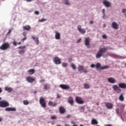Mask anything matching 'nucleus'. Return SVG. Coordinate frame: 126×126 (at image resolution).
Here are the masks:
<instances>
[{
  "instance_id": "obj_1",
  "label": "nucleus",
  "mask_w": 126,
  "mask_h": 126,
  "mask_svg": "<svg viewBox=\"0 0 126 126\" xmlns=\"http://www.w3.org/2000/svg\"><path fill=\"white\" fill-rule=\"evenodd\" d=\"M108 51V48L106 47L100 48L98 52L95 55L96 59H100L101 57H103V58H107V55H104L105 53Z\"/></svg>"
},
{
  "instance_id": "obj_2",
  "label": "nucleus",
  "mask_w": 126,
  "mask_h": 126,
  "mask_svg": "<svg viewBox=\"0 0 126 126\" xmlns=\"http://www.w3.org/2000/svg\"><path fill=\"white\" fill-rule=\"evenodd\" d=\"M10 48V44L8 42H5L1 46H0V50L2 51H5Z\"/></svg>"
},
{
  "instance_id": "obj_3",
  "label": "nucleus",
  "mask_w": 126,
  "mask_h": 126,
  "mask_svg": "<svg viewBox=\"0 0 126 126\" xmlns=\"http://www.w3.org/2000/svg\"><path fill=\"white\" fill-rule=\"evenodd\" d=\"M0 108L9 107V103L5 100H1L0 101Z\"/></svg>"
},
{
  "instance_id": "obj_4",
  "label": "nucleus",
  "mask_w": 126,
  "mask_h": 126,
  "mask_svg": "<svg viewBox=\"0 0 126 126\" xmlns=\"http://www.w3.org/2000/svg\"><path fill=\"white\" fill-rule=\"evenodd\" d=\"M39 104H40L41 107L42 108H46L47 107V103L46 102V100H45V98L40 97L39 99Z\"/></svg>"
},
{
  "instance_id": "obj_5",
  "label": "nucleus",
  "mask_w": 126,
  "mask_h": 126,
  "mask_svg": "<svg viewBox=\"0 0 126 126\" xmlns=\"http://www.w3.org/2000/svg\"><path fill=\"white\" fill-rule=\"evenodd\" d=\"M75 101L78 104H84V100L80 96H76L75 97Z\"/></svg>"
},
{
  "instance_id": "obj_6",
  "label": "nucleus",
  "mask_w": 126,
  "mask_h": 126,
  "mask_svg": "<svg viewBox=\"0 0 126 126\" xmlns=\"http://www.w3.org/2000/svg\"><path fill=\"white\" fill-rule=\"evenodd\" d=\"M112 88L114 91H116V93L119 94L122 92V90L117 85H114L113 86Z\"/></svg>"
},
{
  "instance_id": "obj_7",
  "label": "nucleus",
  "mask_w": 126,
  "mask_h": 126,
  "mask_svg": "<svg viewBox=\"0 0 126 126\" xmlns=\"http://www.w3.org/2000/svg\"><path fill=\"white\" fill-rule=\"evenodd\" d=\"M26 80L27 81H28V82H29L30 83H33V82H34V81L36 80V79L31 76H29L27 77Z\"/></svg>"
},
{
  "instance_id": "obj_8",
  "label": "nucleus",
  "mask_w": 126,
  "mask_h": 126,
  "mask_svg": "<svg viewBox=\"0 0 126 126\" xmlns=\"http://www.w3.org/2000/svg\"><path fill=\"white\" fill-rule=\"evenodd\" d=\"M53 60L55 64H60L61 63V59L59 57H54Z\"/></svg>"
},
{
  "instance_id": "obj_9",
  "label": "nucleus",
  "mask_w": 126,
  "mask_h": 126,
  "mask_svg": "<svg viewBox=\"0 0 126 126\" xmlns=\"http://www.w3.org/2000/svg\"><path fill=\"white\" fill-rule=\"evenodd\" d=\"M59 87L60 88H62V89H63L65 90H67L68 89H70V87L68 85H64V84H61L59 86Z\"/></svg>"
},
{
  "instance_id": "obj_10",
  "label": "nucleus",
  "mask_w": 126,
  "mask_h": 126,
  "mask_svg": "<svg viewBox=\"0 0 126 126\" xmlns=\"http://www.w3.org/2000/svg\"><path fill=\"white\" fill-rule=\"evenodd\" d=\"M85 45L87 48H90V38H86L85 40Z\"/></svg>"
},
{
  "instance_id": "obj_11",
  "label": "nucleus",
  "mask_w": 126,
  "mask_h": 126,
  "mask_svg": "<svg viewBox=\"0 0 126 126\" xmlns=\"http://www.w3.org/2000/svg\"><path fill=\"white\" fill-rule=\"evenodd\" d=\"M103 4L106 6V7H111V6L112 5V3L107 0H104L103 1Z\"/></svg>"
},
{
  "instance_id": "obj_12",
  "label": "nucleus",
  "mask_w": 126,
  "mask_h": 126,
  "mask_svg": "<svg viewBox=\"0 0 126 126\" xmlns=\"http://www.w3.org/2000/svg\"><path fill=\"white\" fill-rule=\"evenodd\" d=\"M48 105L49 106V107H57V106H58V103L53 102L52 100H50L48 101Z\"/></svg>"
},
{
  "instance_id": "obj_13",
  "label": "nucleus",
  "mask_w": 126,
  "mask_h": 126,
  "mask_svg": "<svg viewBox=\"0 0 126 126\" xmlns=\"http://www.w3.org/2000/svg\"><path fill=\"white\" fill-rule=\"evenodd\" d=\"M68 103L71 105V106H73L74 104V100H73V97L72 96H69L67 98Z\"/></svg>"
},
{
  "instance_id": "obj_14",
  "label": "nucleus",
  "mask_w": 126,
  "mask_h": 126,
  "mask_svg": "<svg viewBox=\"0 0 126 126\" xmlns=\"http://www.w3.org/2000/svg\"><path fill=\"white\" fill-rule=\"evenodd\" d=\"M77 30L79 31V32L81 33V34H85V33L86 32L85 30L81 29V26L80 25H78L77 26Z\"/></svg>"
},
{
  "instance_id": "obj_15",
  "label": "nucleus",
  "mask_w": 126,
  "mask_h": 126,
  "mask_svg": "<svg viewBox=\"0 0 126 126\" xmlns=\"http://www.w3.org/2000/svg\"><path fill=\"white\" fill-rule=\"evenodd\" d=\"M105 106L107 108V109H108L109 110L112 109V108L114 107V105L111 102H107L105 103Z\"/></svg>"
},
{
  "instance_id": "obj_16",
  "label": "nucleus",
  "mask_w": 126,
  "mask_h": 126,
  "mask_svg": "<svg viewBox=\"0 0 126 126\" xmlns=\"http://www.w3.org/2000/svg\"><path fill=\"white\" fill-rule=\"evenodd\" d=\"M112 27L113 28V29H115L116 30L119 29V24H118L116 22H113L112 23Z\"/></svg>"
},
{
  "instance_id": "obj_17",
  "label": "nucleus",
  "mask_w": 126,
  "mask_h": 126,
  "mask_svg": "<svg viewBox=\"0 0 126 126\" xmlns=\"http://www.w3.org/2000/svg\"><path fill=\"white\" fill-rule=\"evenodd\" d=\"M107 81L109 83H111L112 84H114V83H116V79L112 77H110L107 79Z\"/></svg>"
},
{
  "instance_id": "obj_18",
  "label": "nucleus",
  "mask_w": 126,
  "mask_h": 126,
  "mask_svg": "<svg viewBox=\"0 0 126 126\" xmlns=\"http://www.w3.org/2000/svg\"><path fill=\"white\" fill-rule=\"evenodd\" d=\"M5 111L6 112H16V108L15 107H7L5 109Z\"/></svg>"
},
{
  "instance_id": "obj_19",
  "label": "nucleus",
  "mask_w": 126,
  "mask_h": 126,
  "mask_svg": "<svg viewBox=\"0 0 126 126\" xmlns=\"http://www.w3.org/2000/svg\"><path fill=\"white\" fill-rule=\"evenodd\" d=\"M32 39L34 40L35 43H36V45H39V38L38 37H36L35 35H33L32 36Z\"/></svg>"
},
{
  "instance_id": "obj_20",
  "label": "nucleus",
  "mask_w": 126,
  "mask_h": 126,
  "mask_svg": "<svg viewBox=\"0 0 126 126\" xmlns=\"http://www.w3.org/2000/svg\"><path fill=\"white\" fill-rule=\"evenodd\" d=\"M65 108L63 107V106H60L59 107V112L60 114H64L65 113Z\"/></svg>"
},
{
  "instance_id": "obj_21",
  "label": "nucleus",
  "mask_w": 126,
  "mask_h": 126,
  "mask_svg": "<svg viewBox=\"0 0 126 126\" xmlns=\"http://www.w3.org/2000/svg\"><path fill=\"white\" fill-rule=\"evenodd\" d=\"M55 38L56 40H60L61 39V33L58 32L57 31H55Z\"/></svg>"
},
{
  "instance_id": "obj_22",
  "label": "nucleus",
  "mask_w": 126,
  "mask_h": 126,
  "mask_svg": "<svg viewBox=\"0 0 126 126\" xmlns=\"http://www.w3.org/2000/svg\"><path fill=\"white\" fill-rule=\"evenodd\" d=\"M118 86L122 89H125V88H126V84L125 83H119L118 84Z\"/></svg>"
},
{
  "instance_id": "obj_23",
  "label": "nucleus",
  "mask_w": 126,
  "mask_h": 126,
  "mask_svg": "<svg viewBox=\"0 0 126 126\" xmlns=\"http://www.w3.org/2000/svg\"><path fill=\"white\" fill-rule=\"evenodd\" d=\"M23 29L24 31H29L30 29H31V27H30V26L29 25H26L25 26H24L23 27Z\"/></svg>"
},
{
  "instance_id": "obj_24",
  "label": "nucleus",
  "mask_w": 126,
  "mask_h": 126,
  "mask_svg": "<svg viewBox=\"0 0 126 126\" xmlns=\"http://www.w3.org/2000/svg\"><path fill=\"white\" fill-rule=\"evenodd\" d=\"M35 71L34 69H30L28 71V72L30 75H32L35 73Z\"/></svg>"
},
{
  "instance_id": "obj_25",
  "label": "nucleus",
  "mask_w": 126,
  "mask_h": 126,
  "mask_svg": "<svg viewBox=\"0 0 126 126\" xmlns=\"http://www.w3.org/2000/svg\"><path fill=\"white\" fill-rule=\"evenodd\" d=\"M119 100L121 102H124V101L125 100V97H124L123 94H121L120 95V96L119 97Z\"/></svg>"
},
{
  "instance_id": "obj_26",
  "label": "nucleus",
  "mask_w": 126,
  "mask_h": 126,
  "mask_svg": "<svg viewBox=\"0 0 126 126\" xmlns=\"http://www.w3.org/2000/svg\"><path fill=\"white\" fill-rule=\"evenodd\" d=\"M91 124L92 125H98V121L96 119H93L92 120Z\"/></svg>"
},
{
  "instance_id": "obj_27",
  "label": "nucleus",
  "mask_w": 126,
  "mask_h": 126,
  "mask_svg": "<svg viewBox=\"0 0 126 126\" xmlns=\"http://www.w3.org/2000/svg\"><path fill=\"white\" fill-rule=\"evenodd\" d=\"M78 70L79 72H81L82 70H84V66L82 65H79L78 68Z\"/></svg>"
},
{
  "instance_id": "obj_28",
  "label": "nucleus",
  "mask_w": 126,
  "mask_h": 126,
  "mask_svg": "<svg viewBox=\"0 0 126 126\" xmlns=\"http://www.w3.org/2000/svg\"><path fill=\"white\" fill-rule=\"evenodd\" d=\"M5 91H8V92H11L12 91L13 89L8 87H6L5 88Z\"/></svg>"
},
{
  "instance_id": "obj_29",
  "label": "nucleus",
  "mask_w": 126,
  "mask_h": 126,
  "mask_svg": "<svg viewBox=\"0 0 126 126\" xmlns=\"http://www.w3.org/2000/svg\"><path fill=\"white\" fill-rule=\"evenodd\" d=\"M49 88H50V86H49V85H47V84L44 85V89H45V90H48V89H49Z\"/></svg>"
},
{
  "instance_id": "obj_30",
  "label": "nucleus",
  "mask_w": 126,
  "mask_h": 126,
  "mask_svg": "<svg viewBox=\"0 0 126 126\" xmlns=\"http://www.w3.org/2000/svg\"><path fill=\"white\" fill-rule=\"evenodd\" d=\"M84 87L85 89H89L90 88V86L88 84H85Z\"/></svg>"
},
{
  "instance_id": "obj_31",
  "label": "nucleus",
  "mask_w": 126,
  "mask_h": 126,
  "mask_svg": "<svg viewBox=\"0 0 126 126\" xmlns=\"http://www.w3.org/2000/svg\"><path fill=\"white\" fill-rule=\"evenodd\" d=\"M108 65H105L100 67V69H107V68H109Z\"/></svg>"
},
{
  "instance_id": "obj_32",
  "label": "nucleus",
  "mask_w": 126,
  "mask_h": 126,
  "mask_svg": "<svg viewBox=\"0 0 126 126\" xmlns=\"http://www.w3.org/2000/svg\"><path fill=\"white\" fill-rule=\"evenodd\" d=\"M63 1L64 2V4H66L67 5H68L70 4V3L68 1V0H63Z\"/></svg>"
},
{
  "instance_id": "obj_33",
  "label": "nucleus",
  "mask_w": 126,
  "mask_h": 126,
  "mask_svg": "<svg viewBox=\"0 0 126 126\" xmlns=\"http://www.w3.org/2000/svg\"><path fill=\"white\" fill-rule=\"evenodd\" d=\"M23 103L24 104V105H29V101L28 100H24L23 101Z\"/></svg>"
},
{
  "instance_id": "obj_34",
  "label": "nucleus",
  "mask_w": 126,
  "mask_h": 126,
  "mask_svg": "<svg viewBox=\"0 0 126 126\" xmlns=\"http://www.w3.org/2000/svg\"><path fill=\"white\" fill-rule=\"evenodd\" d=\"M25 53V50H20L19 51V54H20V55H23V54H24Z\"/></svg>"
},
{
  "instance_id": "obj_35",
  "label": "nucleus",
  "mask_w": 126,
  "mask_h": 126,
  "mask_svg": "<svg viewBox=\"0 0 126 126\" xmlns=\"http://www.w3.org/2000/svg\"><path fill=\"white\" fill-rule=\"evenodd\" d=\"M95 67H96V68H99V67H101V64H100V63H97Z\"/></svg>"
},
{
  "instance_id": "obj_36",
  "label": "nucleus",
  "mask_w": 126,
  "mask_h": 126,
  "mask_svg": "<svg viewBox=\"0 0 126 126\" xmlns=\"http://www.w3.org/2000/svg\"><path fill=\"white\" fill-rule=\"evenodd\" d=\"M71 67L74 70H75L76 69V66H75V65L74 64H73V63L71 64Z\"/></svg>"
},
{
  "instance_id": "obj_37",
  "label": "nucleus",
  "mask_w": 126,
  "mask_h": 126,
  "mask_svg": "<svg viewBox=\"0 0 126 126\" xmlns=\"http://www.w3.org/2000/svg\"><path fill=\"white\" fill-rule=\"evenodd\" d=\"M67 63H63L62 64V66H63V67H66V66H67Z\"/></svg>"
},
{
  "instance_id": "obj_38",
  "label": "nucleus",
  "mask_w": 126,
  "mask_h": 126,
  "mask_svg": "<svg viewBox=\"0 0 126 126\" xmlns=\"http://www.w3.org/2000/svg\"><path fill=\"white\" fill-rule=\"evenodd\" d=\"M51 120H56L57 119V116H52L51 117Z\"/></svg>"
},
{
  "instance_id": "obj_39",
  "label": "nucleus",
  "mask_w": 126,
  "mask_h": 126,
  "mask_svg": "<svg viewBox=\"0 0 126 126\" xmlns=\"http://www.w3.org/2000/svg\"><path fill=\"white\" fill-rule=\"evenodd\" d=\"M116 112L117 115H118V116H119V115H120V111H119L118 108H117V109L116 110Z\"/></svg>"
},
{
  "instance_id": "obj_40",
  "label": "nucleus",
  "mask_w": 126,
  "mask_h": 126,
  "mask_svg": "<svg viewBox=\"0 0 126 126\" xmlns=\"http://www.w3.org/2000/svg\"><path fill=\"white\" fill-rule=\"evenodd\" d=\"M26 40H27V37H25L21 39V42H24Z\"/></svg>"
},
{
  "instance_id": "obj_41",
  "label": "nucleus",
  "mask_w": 126,
  "mask_h": 126,
  "mask_svg": "<svg viewBox=\"0 0 126 126\" xmlns=\"http://www.w3.org/2000/svg\"><path fill=\"white\" fill-rule=\"evenodd\" d=\"M25 48H26V46H25L18 47V49H23Z\"/></svg>"
},
{
  "instance_id": "obj_42",
  "label": "nucleus",
  "mask_w": 126,
  "mask_h": 126,
  "mask_svg": "<svg viewBox=\"0 0 126 126\" xmlns=\"http://www.w3.org/2000/svg\"><path fill=\"white\" fill-rule=\"evenodd\" d=\"M13 45H14V46H17V42H16V41H15V40H14L13 42Z\"/></svg>"
},
{
  "instance_id": "obj_43",
  "label": "nucleus",
  "mask_w": 126,
  "mask_h": 126,
  "mask_svg": "<svg viewBox=\"0 0 126 126\" xmlns=\"http://www.w3.org/2000/svg\"><path fill=\"white\" fill-rule=\"evenodd\" d=\"M102 37L103 39H107V35H106V34H103L102 35Z\"/></svg>"
},
{
  "instance_id": "obj_44",
  "label": "nucleus",
  "mask_w": 126,
  "mask_h": 126,
  "mask_svg": "<svg viewBox=\"0 0 126 126\" xmlns=\"http://www.w3.org/2000/svg\"><path fill=\"white\" fill-rule=\"evenodd\" d=\"M39 22H43V21H46V19H41V20H39Z\"/></svg>"
},
{
  "instance_id": "obj_45",
  "label": "nucleus",
  "mask_w": 126,
  "mask_h": 126,
  "mask_svg": "<svg viewBox=\"0 0 126 126\" xmlns=\"http://www.w3.org/2000/svg\"><path fill=\"white\" fill-rule=\"evenodd\" d=\"M91 67H92V68H94V67H95V64H92L91 65H90Z\"/></svg>"
},
{
  "instance_id": "obj_46",
  "label": "nucleus",
  "mask_w": 126,
  "mask_h": 126,
  "mask_svg": "<svg viewBox=\"0 0 126 126\" xmlns=\"http://www.w3.org/2000/svg\"><path fill=\"white\" fill-rule=\"evenodd\" d=\"M23 36H24V37H26V35H27V32H24L23 33Z\"/></svg>"
},
{
  "instance_id": "obj_47",
  "label": "nucleus",
  "mask_w": 126,
  "mask_h": 126,
  "mask_svg": "<svg viewBox=\"0 0 126 126\" xmlns=\"http://www.w3.org/2000/svg\"><path fill=\"white\" fill-rule=\"evenodd\" d=\"M34 13H35V14H36V15H39V11H35V12H34Z\"/></svg>"
},
{
  "instance_id": "obj_48",
  "label": "nucleus",
  "mask_w": 126,
  "mask_h": 126,
  "mask_svg": "<svg viewBox=\"0 0 126 126\" xmlns=\"http://www.w3.org/2000/svg\"><path fill=\"white\" fill-rule=\"evenodd\" d=\"M81 41V38L79 39L78 40H77L76 43L78 44V43H80V41Z\"/></svg>"
},
{
  "instance_id": "obj_49",
  "label": "nucleus",
  "mask_w": 126,
  "mask_h": 126,
  "mask_svg": "<svg viewBox=\"0 0 126 126\" xmlns=\"http://www.w3.org/2000/svg\"><path fill=\"white\" fill-rule=\"evenodd\" d=\"M11 33V30H9L8 32L7 33V35H9Z\"/></svg>"
},
{
  "instance_id": "obj_50",
  "label": "nucleus",
  "mask_w": 126,
  "mask_h": 126,
  "mask_svg": "<svg viewBox=\"0 0 126 126\" xmlns=\"http://www.w3.org/2000/svg\"><path fill=\"white\" fill-rule=\"evenodd\" d=\"M102 13L104 16H105V9H102Z\"/></svg>"
},
{
  "instance_id": "obj_51",
  "label": "nucleus",
  "mask_w": 126,
  "mask_h": 126,
  "mask_svg": "<svg viewBox=\"0 0 126 126\" xmlns=\"http://www.w3.org/2000/svg\"><path fill=\"white\" fill-rule=\"evenodd\" d=\"M126 9H123L122 10L123 13H126Z\"/></svg>"
},
{
  "instance_id": "obj_52",
  "label": "nucleus",
  "mask_w": 126,
  "mask_h": 126,
  "mask_svg": "<svg viewBox=\"0 0 126 126\" xmlns=\"http://www.w3.org/2000/svg\"><path fill=\"white\" fill-rule=\"evenodd\" d=\"M105 126H112V125L111 124H106Z\"/></svg>"
},
{
  "instance_id": "obj_53",
  "label": "nucleus",
  "mask_w": 126,
  "mask_h": 126,
  "mask_svg": "<svg viewBox=\"0 0 126 126\" xmlns=\"http://www.w3.org/2000/svg\"><path fill=\"white\" fill-rule=\"evenodd\" d=\"M94 23L93 21H90V24H93Z\"/></svg>"
},
{
  "instance_id": "obj_54",
  "label": "nucleus",
  "mask_w": 126,
  "mask_h": 126,
  "mask_svg": "<svg viewBox=\"0 0 126 126\" xmlns=\"http://www.w3.org/2000/svg\"><path fill=\"white\" fill-rule=\"evenodd\" d=\"M71 124L75 125V122H74V121H72V122H71Z\"/></svg>"
},
{
  "instance_id": "obj_55",
  "label": "nucleus",
  "mask_w": 126,
  "mask_h": 126,
  "mask_svg": "<svg viewBox=\"0 0 126 126\" xmlns=\"http://www.w3.org/2000/svg\"><path fill=\"white\" fill-rule=\"evenodd\" d=\"M33 0H26V1H28V2H30V1H32Z\"/></svg>"
},
{
  "instance_id": "obj_56",
  "label": "nucleus",
  "mask_w": 126,
  "mask_h": 126,
  "mask_svg": "<svg viewBox=\"0 0 126 126\" xmlns=\"http://www.w3.org/2000/svg\"><path fill=\"white\" fill-rule=\"evenodd\" d=\"M84 72L85 73H87L88 72V71H87V70H85L84 71Z\"/></svg>"
},
{
  "instance_id": "obj_57",
  "label": "nucleus",
  "mask_w": 126,
  "mask_h": 126,
  "mask_svg": "<svg viewBox=\"0 0 126 126\" xmlns=\"http://www.w3.org/2000/svg\"><path fill=\"white\" fill-rule=\"evenodd\" d=\"M2 122V118L0 117V122Z\"/></svg>"
},
{
  "instance_id": "obj_58",
  "label": "nucleus",
  "mask_w": 126,
  "mask_h": 126,
  "mask_svg": "<svg viewBox=\"0 0 126 126\" xmlns=\"http://www.w3.org/2000/svg\"><path fill=\"white\" fill-rule=\"evenodd\" d=\"M45 82V80H41L40 81V82Z\"/></svg>"
},
{
  "instance_id": "obj_59",
  "label": "nucleus",
  "mask_w": 126,
  "mask_h": 126,
  "mask_svg": "<svg viewBox=\"0 0 126 126\" xmlns=\"http://www.w3.org/2000/svg\"><path fill=\"white\" fill-rule=\"evenodd\" d=\"M81 109L82 110H84L85 108H84V107L82 106V107H81Z\"/></svg>"
},
{
  "instance_id": "obj_60",
  "label": "nucleus",
  "mask_w": 126,
  "mask_h": 126,
  "mask_svg": "<svg viewBox=\"0 0 126 126\" xmlns=\"http://www.w3.org/2000/svg\"><path fill=\"white\" fill-rule=\"evenodd\" d=\"M1 92H2V90L0 88V93H1Z\"/></svg>"
},
{
  "instance_id": "obj_61",
  "label": "nucleus",
  "mask_w": 126,
  "mask_h": 126,
  "mask_svg": "<svg viewBox=\"0 0 126 126\" xmlns=\"http://www.w3.org/2000/svg\"><path fill=\"white\" fill-rule=\"evenodd\" d=\"M18 45H21V42H19L18 43Z\"/></svg>"
},
{
  "instance_id": "obj_62",
  "label": "nucleus",
  "mask_w": 126,
  "mask_h": 126,
  "mask_svg": "<svg viewBox=\"0 0 126 126\" xmlns=\"http://www.w3.org/2000/svg\"><path fill=\"white\" fill-rule=\"evenodd\" d=\"M57 97L58 98H60V94H57Z\"/></svg>"
},
{
  "instance_id": "obj_63",
  "label": "nucleus",
  "mask_w": 126,
  "mask_h": 126,
  "mask_svg": "<svg viewBox=\"0 0 126 126\" xmlns=\"http://www.w3.org/2000/svg\"><path fill=\"white\" fill-rule=\"evenodd\" d=\"M121 119L123 120V122H124V118H123V117H121Z\"/></svg>"
},
{
  "instance_id": "obj_64",
  "label": "nucleus",
  "mask_w": 126,
  "mask_h": 126,
  "mask_svg": "<svg viewBox=\"0 0 126 126\" xmlns=\"http://www.w3.org/2000/svg\"><path fill=\"white\" fill-rule=\"evenodd\" d=\"M4 0H0V1H3Z\"/></svg>"
}]
</instances>
